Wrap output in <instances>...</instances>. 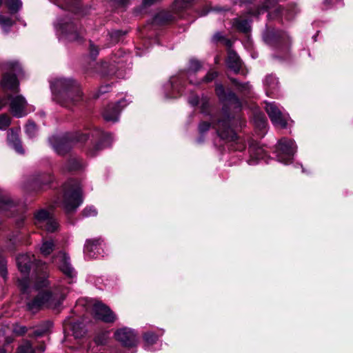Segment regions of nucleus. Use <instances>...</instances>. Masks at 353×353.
I'll use <instances>...</instances> for the list:
<instances>
[{"label": "nucleus", "instance_id": "11", "mask_svg": "<svg viewBox=\"0 0 353 353\" xmlns=\"http://www.w3.org/2000/svg\"><path fill=\"white\" fill-rule=\"evenodd\" d=\"M34 224L48 232H54L58 228L54 217L45 209H41L34 213Z\"/></svg>", "mask_w": 353, "mask_h": 353}, {"label": "nucleus", "instance_id": "3", "mask_svg": "<svg viewBox=\"0 0 353 353\" xmlns=\"http://www.w3.org/2000/svg\"><path fill=\"white\" fill-rule=\"evenodd\" d=\"M50 83L52 101L61 106L71 109L83 100L80 85L74 79L58 77Z\"/></svg>", "mask_w": 353, "mask_h": 353}, {"label": "nucleus", "instance_id": "20", "mask_svg": "<svg viewBox=\"0 0 353 353\" xmlns=\"http://www.w3.org/2000/svg\"><path fill=\"white\" fill-rule=\"evenodd\" d=\"M63 330L65 333L71 332L76 339L82 337L85 333V330L81 323L73 321L70 319L64 321Z\"/></svg>", "mask_w": 353, "mask_h": 353}, {"label": "nucleus", "instance_id": "7", "mask_svg": "<svg viewBox=\"0 0 353 353\" xmlns=\"http://www.w3.org/2000/svg\"><path fill=\"white\" fill-rule=\"evenodd\" d=\"M296 150L297 145L294 140L282 138L276 145L275 154L277 161L285 165L290 164Z\"/></svg>", "mask_w": 353, "mask_h": 353}, {"label": "nucleus", "instance_id": "18", "mask_svg": "<svg viewBox=\"0 0 353 353\" xmlns=\"http://www.w3.org/2000/svg\"><path fill=\"white\" fill-rule=\"evenodd\" d=\"M10 101V110L13 115L17 117H22L26 113L24 109L27 105L26 99L22 95H16L14 97L8 96Z\"/></svg>", "mask_w": 353, "mask_h": 353}, {"label": "nucleus", "instance_id": "8", "mask_svg": "<svg viewBox=\"0 0 353 353\" xmlns=\"http://www.w3.org/2000/svg\"><path fill=\"white\" fill-rule=\"evenodd\" d=\"M276 0H268L264 5L258 8L255 12H249V14L253 16H259L265 12H268V16L271 17H285L287 20L291 19L294 14L297 12L295 7L292 8L283 9L276 6Z\"/></svg>", "mask_w": 353, "mask_h": 353}, {"label": "nucleus", "instance_id": "64", "mask_svg": "<svg viewBox=\"0 0 353 353\" xmlns=\"http://www.w3.org/2000/svg\"><path fill=\"white\" fill-rule=\"evenodd\" d=\"M234 2H236L238 0H234Z\"/></svg>", "mask_w": 353, "mask_h": 353}, {"label": "nucleus", "instance_id": "53", "mask_svg": "<svg viewBox=\"0 0 353 353\" xmlns=\"http://www.w3.org/2000/svg\"><path fill=\"white\" fill-rule=\"evenodd\" d=\"M13 331L17 334H23L26 332V328L24 326H16Z\"/></svg>", "mask_w": 353, "mask_h": 353}, {"label": "nucleus", "instance_id": "1", "mask_svg": "<svg viewBox=\"0 0 353 353\" xmlns=\"http://www.w3.org/2000/svg\"><path fill=\"white\" fill-rule=\"evenodd\" d=\"M22 277L18 285L27 309L32 313L45 307H57L65 299V292L52 291L49 285L48 265L37 260L32 254L19 255L17 259Z\"/></svg>", "mask_w": 353, "mask_h": 353}, {"label": "nucleus", "instance_id": "49", "mask_svg": "<svg viewBox=\"0 0 353 353\" xmlns=\"http://www.w3.org/2000/svg\"><path fill=\"white\" fill-rule=\"evenodd\" d=\"M211 124L208 122H201L199 125V131L201 135L204 134L209 130Z\"/></svg>", "mask_w": 353, "mask_h": 353}, {"label": "nucleus", "instance_id": "54", "mask_svg": "<svg viewBox=\"0 0 353 353\" xmlns=\"http://www.w3.org/2000/svg\"><path fill=\"white\" fill-rule=\"evenodd\" d=\"M222 39H223V37L220 32L215 33L212 37V40L214 41H219L221 40Z\"/></svg>", "mask_w": 353, "mask_h": 353}, {"label": "nucleus", "instance_id": "59", "mask_svg": "<svg viewBox=\"0 0 353 353\" xmlns=\"http://www.w3.org/2000/svg\"><path fill=\"white\" fill-rule=\"evenodd\" d=\"M38 350L40 351V352H43L45 350V347L43 345H41L38 347Z\"/></svg>", "mask_w": 353, "mask_h": 353}, {"label": "nucleus", "instance_id": "52", "mask_svg": "<svg viewBox=\"0 0 353 353\" xmlns=\"http://www.w3.org/2000/svg\"><path fill=\"white\" fill-rule=\"evenodd\" d=\"M157 0H143L142 1V7L143 8H147L152 5H153Z\"/></svg>", "mask_w": 353, "mask_h": 353}, {"label": "nucleus", "instance_id": "2", "mask_svg": "<svg viewBox=\"0 0 353 353\" xmlns=\"http://www.w3.org/2000/svg\"><path fill=\"white\" fill-rule=\"evenodd\" d=\"M215 92L223 105L216 123H214V128L221 139L234 142L231 145L233 150L241 151L245 148V145L238 139L236 128L242 127L243 121L240 115L231 116L230 112V109L239 110L241 103L234 92H226L220 83L216 84Z\"/></svg>", "mask_w": 353, "mask_h": 353}, {"label": "nucleus", "instance_id": "17", "mask_svg": "<svg viewBox=\"0 0 353 353\" xmlns=\"http://www.w3.org/2000/svg\"><path fill=\"white\" fill-rule=\"evenodd\" d=\"M263 39L265 43L271 46L280 48L285 44V50L288 49L289 37L285 34L276 32L274 30L266 28L263 34Z\"/></svg>", "mask_w": 353, "mask_h": 353}, {"label": "nucleus", "instance_id": "51", "mask_svg": "<svg viewBox=\"0 0 353 353\" xmlns=\"http://www.w3.org/2000/svg\"><path fill=\"white\" fill-rule=\"evenodd\" d=\"M110 87L109 85H106L104 86H101L99 88L98 92L94 94L95 98H98L101 96V94L106 93L109 91Z\"/></svg>", "mask_w": 353, "mask_h": 353}, {"label": "nucleus", "instance_id": "15", "mask_svg": "<svg viewBox=\"0 0 353 353\" xmlns=\"http://www.w3.org/2000/svg\"><path fill=\"white\" fill-rule=\"evenodd\" d=\"M92 314L94 319L105 323H113L116 320V315L110 308L99 301L92 304Z\"/></svg>", "mask_w": 353, "mask_h": 353}, {"label": "nucleus", "instance_id": "16", "mask_svg": "<svg viewBox=\"0 0 353 353\" xmlns=\"http://www.w3.org/2000/svg\"><path fill=\"white\" fill-rule=\"evenodd\" d=\"M131 101L122 99L117 103L109 104L103 111V116L108 122L115 123L119 121V114Z\"/></svg>", "mask_w": 353, "mask_h": 353}, {"label": "nucleus", "instance_id": "31", "mask_svg": "<svg viewBox=\"0 0 353 353\" xmlns=\"http://www.w3.org/2000/svg\"><path fill=\"white\" fill-rule=\"evenodd\" d=\"M96 72L101 74L102 76L112 75L115 73V67L105 61L101 62V63L97 64Z\"/></svg>", "mask_w": 353, "mask_h": 353}, {"label": "nucleus", "instance_id": "48", "mask_svg": "<svg viewBox=\"0 0 353 353\" xmlns=\"http://www.w3.org/2000/svg\"><path fill=\"white\" fill-rule=\"evenodd\" d=\"M193 0H175L176 7L179 9L188 8Z\"/></svg>", "mask_w": 353, "mask_h": 353}, {"label": "nucleus", "instance_id": "61", "mask_svg": "<svg viewBox=\"0 0 353 353\" xmlns=\"http://www.w3.org/2000/svg\"><path fill=\"white\" fill-rule=\"evenodd\" d=\"M202 141H203V139H201V138L198 139V142H199V143H201V142H202Z\"/></svg>", "mask_w": 353, "mask_h": 353}, {"label": "nucleus", "instance_id": "43", "mask_svg": "<svg viewBox=\"0 0 353 353\" xmlns=\"http://www.w3.org/2000/svg\"><path fill=\"white\" fill-rule=\"evenodd\" d=\"M10 124V117L6 114L0 115V130H6Z\"/></svg>", "mask_w": 353, "mask_h": 353}, {"label": "nucleus", "instance_id": "62", "mask_svg": "<svg viewBox=\"0 0 353 353\" xmlns=\"http://www.w3.org/2000/svg\"><path fill=\"white\" fill-rule=\"evenodd\" d=\"M227 45H230V41H227Z\"/></svg>", "mask_w": 353, "mask_h": 353}, {"label": "nucleus", "instance_id": "25", "mask_svg": "<svg viewBox=\"0 0 353 353\" xmlns=\"http://www.w3.org/2000/svg\"><path fill=\"white\" fill-rule=\"evenodd\" d=\"M19 130L10 129L8 132V142L14 150L19 154H23L24 151L21 145V141L19 138Z\"/></svg>", "mask_w": 353, "mask_h": 353}, {"label": "nucleus", "instance_id": "26", "mask_svg": "<svg viewBox=\"0 0 353 353\" xmlns=\"http://www.w3.org/2000/svg\"><path fill=\"white\" fill-rule=\"evenodd\" d=\"M15 202L9 194L0 190V212H6L15 208Z\"/></svg>", "mask_w": 353, "mask_h": 353}, {"label": "nucleus", "instance_id": "41", "mask_svg": "<svg viewBox=\"0 0 353 353\" xmlns=\"http://www.w3.org/2000/svg\"><path fill=\"white\" fill-rule=\"evenodd\" d=\"M26 133L30 138H32L36 136V134L37 133V128L34 122L29 121L26 124Z\"/></svg>", "mask_w": 353, "mask_h": 353}, {"label": "nucleus", "instance_id": "27", "mask_svg": "<svg viewBox=\"0 0 353 353\" xmlns=\"http://www.w3.org/2000/svg\"><path fill=\"white\" fill-rule=\"evenodd\" d=\"M228 67L234 71L235 73H238L242 66V62L238 56V54L233 50L228 51V56L227 59Z\"/></svg>", "mask_w": 353, "mask_h": 353}, {"label": "nucleus", "instance_id": "38", "mask_svg": "<svg viewBox=\"0 0 353 353\" xmlns=\"http://www.w3.org/2000/svg\"><path fill=\"white\" fill-rule=\"evenodd\" d=\"M6 5L11 13L17 12L22 6L21 0H6Z\"/></svg>", "mask_w": 353, "mask_h": 353}, {"label": "nucleus", "instance_id": "44", "mask_svg": "<svg viewBox=\"0 0 353 353\" xmlns=\"http://www.w3.org/2000/svg\"><path fill=\"white\" fill-rule=\"evenodd\" d=\"M52 180V177L50 175H42L37 177L34 181V183L36 185H39L41 184H47L49 183Z\"/></svg>", "mask_w": 353, "mask_h": 353}, {"label": "nucleus", "instance_id": "45", "mask_svg": "<svg viewBox=\"0 0 353 353\" xmlns=\"http://www.w3.org/2000/svg\"><path fill=\"white\" fill-rule=\"evenodd\" d=\"M82 214L85 217L94 216L97 214V211L94 207L88 206L83 209Z\"/></svg>", "mask_w": 353, "mask_h": 353}, {"label": "nucleus", "instance_id": "19", "mask_svg": "<svg viewBox=\"0 0 353 353\" xmlns=\"http://www.w3.org/2000/svg\"><path fill=\"white\" fill-rule=\"evenodd\" d=\"M249 159L248 163L250 165H256L261 160L265 159L266 154L262 148L256 141H252L249 146Z\"/></svg>", "mask_w": 353, "mask_h": 353}, {"label": "nucleus", "instance_id": "46", "mask_svg": "<svg viewBox=\"0 0 353 353\" xmlns=\"http://www.w3.org/2000/svg\"><path fill=\"white\" fill-rule=\"evenodd\" d=\"M0 274L3 279L6 278V276H7L6 261L1 255H0Z\"/></svg>", "mask_w": 353, "mask_h": 353}, {"label": "nucleus", "instance_id": "32", "mask_svg": "<svg viewBox=\"0 0 353 353\" xmlns=\"http://www.w3.org/2000/svg\"><path fill=\"white\" fill-rule=\"evenodd\" d=\"M55 248V243L52 239H43L40 245V252L43 256L50 254Z\"/></svg>", "mask_w": 353, "mask_h": 353}, {"label": "nucleus", "instance_id": "12", "mask_svg": "<svg viewBox=\"0 0 353 353\" xmlns=\"http://www.w3.org/2000/svg\"><path fill=\"white\" fill-rule=\"evenodd\" d=\"M265 109L275 126L286 128L289 115L283 113L275 102L266 103Z\"/></svg>", "mask_w": 353, "mask_h": 353}, {"label": "nucleus", "instance_id": "42", "mask_svg": "<svg viewBox=\"0 0 353 353\" xmlns=\"http://www.w3.org/2000/svg\"><path fill=\"white\" fill-rule=\"evenodd\" d=\"M17 353H36L32 345L29 341H25L19 347Z\"/></svg>", "mask_w": 353, "mask_h": 353}, {"label": "nucleus", "instance_id": "55", "mask_svg": "<svg viewBox=\"0 0 353 353\" xmlns=\"http://www.w3.org/2000/svg\"><path fill=\"white\" fill-rule=\"evenodd\" d=\"M114 2L117 3L118 5L125 6L128 3L130 0H112Z\"/></svg>", "mask_w": 353, "mask_h": 353}, {"label": "nucleus", "instance_id": "5", "mask_svg": "<svg viewBox=\"0 0 353 353\" xmlns=\"http://www.w3.org/2000/svg\"><path fill=\"white\" fill-rule=\"evenodd\" d=\"M90 136L88 133H77L73 136L68 133L55 134L49 138V142L54 150L60 155L68 152L74 143H83Z\"/></svg>", "mask_w": 353, "mask_h": 353}, {"label": "nucleus", "instance_id": "6", "mask_svg": "<svg viewBox=\"0 0 353 353\" xmlns=\"http://www.w3.org/2000/svg\"><path fill=\"white\" fill-rule=\"evenodd\" d=\"M54 26L59 39L79 42L83 38V30L68 18L57 19Z\"/></svg>", "mask_w": 353, "mask_h": 353}, {"label": "nucleus", "instance_id": "24", "mask_svg": "<svg viewBox=\"0 0 353 353\" xmlns=\"http://www.w3.org/2000/svg\"><path fill=\"white\" fill-rule=\"evenodd\" d=\"M109 339V332H105L99 334L96 337L94 338V343L97 345V347H88L86 350L82 347H77L74 349V351L75 353H85V352L87 353H97V350H98V346L99 345H105Z\"/></svg>", "mask_w": 353, "mask_h": 353}, {"label": "nucleus", "instance_id": "14", "mask_svg": "<svg viewBox=\"0 0 353 353\" xmlns=\"http://www.w3.org/2000/svg\"><path fill=\"white\" fill-rule=\"evenodd\" d=\"M52 263L57 265L60 271L68 279H72L76 276V271L71 265L70 257L66 253L59 252L52 256Z\"/></svg>", "mask_w": 353, "mask_h": 353}, {"label": "nucleus", "instance_id": "4", "mask_svg": "<svg viewBox=\"0 0 353 353\" xmlns=\"http://www.w3.org/2000/svg\"><path fill=\"white\" fill-rule=\"evenodd\" d=\"M61 205L67 212L75 210L83 202L82 188L79 181L70 180L63 187Z\"/></svg>", "mask_w": 353, "mask_h": 353}, {"label": "nucleus", "instance_id": "57", "mask_svg": "<svg viewBox=\"0 0 353 353\" xmlns=\"http://www.w3.org/2000/svg\"><path fill=\"white\" fill-rule=\"evenodd\" d=\"M7 101L6 99H0V110L6 104Z\"/></svg>", "mask_w": 353, "mask_h": 353}, {"label": "nucleus", "instance_id": "56", "mask_svg": "<svg viewBox=\"0 0 353 353\" xmlns=\"http://www.w3.org/2000/svg\"><path fill=\"white\" fill-rule=\"evenodd\" d=\"M163 15H164V13H163V12H162V13H159V14H158L156 16L155 19H154V21H155L156 23L161 22V20H162V18L163 17Z\"/></svg>", "mask_w": 353, "mask_h": 353}, {"label": "nucleus", "instance_id": "13", "mask_svg": "<svg viewBox=\"0 0 353 353\" xmlns=\"http://www.w3.org/2000/svg\"><path fill=\"white\" fill-rule=\"evenodd\" d=\"M91 137L92 141H94L96 143L93 148L89 150L90 156L96 155L99 151L109 146L112 141L111 134L103 132L99 128L94 129L91 132Z\"/></svg>", "mask_w": 353, "mask_h": 353}, {"label": "nucleus", "instance_id": "60", "mask_svg": "<svg viewBox=\"0 0 353 353\" xmlns=\"http://www.w3.org/2000/svg\"><path fill=\"white\" fill-rule=\"evenodd\" d=\"M0 353H6L3 349L0 348Z\"/></svg>", "mask_w": 353, "mask_h": 353}, {"label": "nucleus", "instance_id": "37", "mask_svg": "<svg viewBox=\"0 0 353 353\" xmlns=\"http://www.w3.org/2000/svg\"><path fill=\"white\" fill-rule=\"evenodd\" d=\"M201 68V63L196 59H191L189 63V65L187 69V74L188 76V78H190V75L192 74H194L199 70H200Z\"/></svg>", "mask_w": 353, "mask_h": 353}, {"label": "nucleus", "instance_id": "22", "mask_svg": "<svg viewBox=\"0 0 353 353\" xmlns=\"http://www.w3.org/2000/svg\"><path fill=\"white\" fill-rule=\"evenodd\" d=\"M102 243L101 239H88L84 245V254L89 259L97 257L99 254V246Z\"/></svg>", "mask_w": 353, "mask_h": 353}, {"label": "nucleus", "instance_id": "9", "mask_svg": "<svg viewBox=\"0 0 353 353\" xmlns=\"http://www.w3.org/2000/svg\"><path fill=\"white\" fill-rule=\"evenodd\" d=\"M114 337L117 341L127 349L126 352L117 351L115 353H135L138 345V336L135 331L129 327L118 329L114 332Z\"/></svg>", "mask_w": 353, "mask_h": 353}, {"label": "nucleus", "instance_id": "39", "mask_svg": "<svg viewBox=\"0 0 353 353\" xmlns=\"http://www.w3.org/2000/svg\"><path fill=\"white\" fill-rule=\"evenodd\" d=\"M254 121L256 125L263 130L265 128L266 124H267V120L265 117V116L260 113V112H256L254 116Z\"/></svg>", "mask_w": 353, "mask_h": 353}, {"label": "nucleus", "instance_id": "50", "mask_svg": "<svg viewBox=\"0 0 353 353\" xmlns=\"http://www.w3.org/2000/svg\"><path fill=\"white\" fill-rule=\"evenodd\" d=\"M90 53L92 58L95 59L99 53V50L92 43L90 44Z\"/></svg>", "mask_w": 353, "mask_h": 353}, {"label": "nucleus", "instance_id": "21", "mask_svg": "<svg viewBox=\"0 0 353 353\" xmlns=\"http://www.w3.org/2000/svg\"><path fill=\"white\" fill-rule=\"evenodd\" d=\"M182 79L179 77H172L169 82L165 85L166 97L168 98L176 97L177 94L181 92Z\"/></svg>", "mask_w": 353, "mask_h": 353}, {"label": "nucleus", "instance_id": "23", "mask_svg": "<svg viewBox=\"0 0 353 353\" xmlns=\"http://www.w3.org/2000/svg\"><path fill=\"white\" fill-rule=\"evenodd\" d=\"M163 334L164 330L163 329H158L157 331L150 330L145 332L143 335L145 350L152 351V346L157 342Z\"/></svg>", "mask_w": 353, "mask_h": 353}, {"label": "nucleus", "instance_id": "29", "mask_svg": "<svg viewBox=\"0 0 353 353\" xmlns=\"http://www.w3.org/2000/svg\"><path fill=\"white\" fill-rule=\"evenodd\" d=\"M263 84L265 87L267 94H274L278 89L279 81L276 77L270 74L265 77Z\"/></svg>", "mask_w": 353, "mask_h": 353}, {"label": "nucleus", "instance_id": "28", "mask_svg": "<svg viewBox=\"0 0 353 353\" xmlns=\"http://www.w3.org/2000/svg\"><path fill=\"white\" fill-rule=\"evenodd\" d=\"M251 21L243 17L235 18L232 22V26L239 31L248 33L251 29Z\"/></svg>", "mask_w": 353, "mask_h": 353}, {"label": "nucleus", "instance_id": "34", "mask_svg": "<svg viewBox=\"0 0 353 353\" xmlns=\"http://www.w3.org/2000/svg\"><path fill=\"white\" fill-rule=\"evenodd\" d=\"M188 101L193 106L201 103V107L203 112H205V109L207 107H208L209 105L208 99L206 97H202L201 101H199V97L196 95L190 97Z\"/></svg>", "mask_w": 353, "mask_h": 353}, {"label": "nucleus", "instance_id": "30", "mask_svg": "<svg viewBox=\"0 0 353 353\" xmlns=\"http://www.w3.org/2000/svg\"><path fill=\"white\" fill-rule=\"evenodd\" d=\"M52 328V323L50 321H45L37 327L33 331V336L35 337H41L48 336Z\"/></svg>", "mask_w": 353, "mask_h": 353}, {"label": "nucleus", "instance_id": "33", "mask_svg": "<svg viewBox=\"0 0 353 353\" xmlns=\"http://www.w3.org/2000/svg\"><path fill=\"white\" fill-rule=\"evenodd\" d=\"M230 80L239 92H242L244 94H248L250 93L252 86L251 85H250L249 83H240L236 79H230Z\"/></svg>", "mask_w": 353, "mask_h": 353}, {"label": "nucleus", "instance_id": "63", "mask_svg": "<svg viewBox=\"0 0 353 353\" xmlns=\"http://www.w3.org/2000/svg\"><path fill=\"white\" fill-rule=\"evenodd\" d=\"M2 4V0H0V6H1Z\"/></svg>", "mask_w": 353, "mask_h": 353}, {"label": "nucleus", "instance_id": "40", "mask_svg": "<svg viewBox=\"0 0 353 353\" xmlns=\"http://www.w3.org/2000/svg\"><path fill=\"white\" fill-rule=\"evenodd\" d=\"M218 76V72L214 70H210L206 75L201 80V82L209 83L212 81ZM190 83L192 84H199L200 81L194 82L192 79H190Z\"/></svg>", "mask_w": 353, "mask_h": 353}, {"label": "nucleus", "instance_id": "36", "mask_svg": "<svg viewBox=\"0 0 353 353\" xmlns=\"http://www.w3.org/2000/svg\"><path fill=\"white\" fill-rule=\"evenodd\" d=\"M14 22L8 17L0 14V26L5 33H8Z\"/></svg>", "mask_w": 353, "mask_h": 353}, {"label": "nucleus", "instance_id": "47", "mask_svg": "<svg viewBox=\"0 0 353 353\" xmlns=\"http://www.w3.org/2000/svg\"><path fill=\"white\" fill-rule=\"evenodd\" d=\"M124 34L121 30H113L109 32V36L112 43H116L118 41L119 38Z\"/></svg>", "mask_w": 353, "mask_h": 353}, {"label": "nucleus", "instance_id": "35", "mask_svg": "<svg viewBox=\"0 0 353 353\" xmlns=\"http://www.w3.org/2000/svg\"><path fill=\"white\" fill-rule=\"evenodd\" d=\"M85 164L83 161L79 158H71L68 161V169L69 170H79L84 167Z\"/></svg>", "mask_w": 353, "mask_h": 353}, {"label": "nucleus", "instance_id": "58", "mask_svg": "<svg viewBox=\"0 0 353 353\" xmlns=\"http://www.w3.org/2000/svg\"><path fill=\"white\" fill-rule=\"evenodd\" d=\"M335 0H325L324 3L327 5L332 4Z\"/></svg>", "mask_w": 353, "mask_h": 353}, {"label": "nucleus", "instance_id": "10", "mask_svg": "<svg viewBox=\"0 0 353 353\" xmlns=\"http://www.w3.org/2000/svg\"><path fill=\"white\" fill-rule=\"evenodd\" d=\"M4 67L6 70H10L14 74L8 72L3 76L2 87L10 91L18 92L19 83L16 75L19 74L21 72L20 64L17 61H9L4 64Z\"/></svg>", "mask_w": 353, "mask_h": 353}]
</instances>
